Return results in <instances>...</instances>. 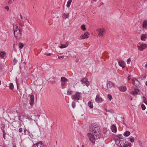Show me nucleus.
Listing matches in <instances>:
<instances>
[{"mask_svg":"<svg viewBox=\"0 0 147 147\" xmlns=\"http://www.w3.org/2000/svg\"><path fill=\"white\" fill-rule=\"evenodd\" d=\"M89 129L90 132L87 134V136L89 140L92 144H94L96 140L100 138L101 131L99 127L94 124L89 126Z\"/></svg>","mask_w":147,"mask_h":147,"instance_id":"f257e3e1","label":"nucleus"},{"mask_svg":"<svg viewBox=\"0 0 147 147\" xmlns=\"http://www.w3.org/2000/svg\"><path fill=\"white\" fill-rule=\"evenodd\" d=\"M13 29L14 36L18 40L20 39L22 36V31L20 30L18 24L13 25Z\"/></svg>","mask_w":147,"mask_h":147,"instance_id":"f03ea898","label":"nucleus"},{"mask_svg":"<svg viewBox=\"0 0 147 147\" xmlns=\"http://www.w3.org/2000/svg\"><path fill=\"white\" fill-rule=\"evenodd\" d=\"M120 144L119 146L123 147H127L129 144H127L128 143H126V142L124 138H121L120 139Z\"/></svg>","mask_w":147,"mask_h":147,"instance_id":"7ed1b4c3","label":"nucleus"},{"mask_svg":"<svg viewBox=\"0 0 147 147\" xmlns=\"http://www.w3.org/2000/svg\"><path fill=\"white\" fill-rule=\"evenodd\" d=\"M80 92H77L74 95L71 96L72 99L78 100H80Z\"/></svg>","mask_w":147,"mask_h":147,"instance_id":"20e7f679","label":"nucleus"},{"mask_svg":"<svg viewBox=\"0 0 147 147\" xmlns=\"http://www.w3.org/2000/svg\"><path fill=\"white\" fill-rule=\"evenodd\" d=\"M147 47V45L146 44H142L140 46H138V49L142 51L144 49H146Z\"/></svg>","mask_w":147,"mask_h":147,"instance_id":"39448f33","label":"nucleus"},{"mask_svg":"<svg viewBox=\"0 0 147 147\" xmlns=\"http://www.w3.org/2000/svg\"><path fill=\"white\" fill-rule=\"evenodd\" d=\"M33 147H45V146L42 143V142L40 141L36 144L34 145Z\"/></svg>","mask_w":147,"mask_h":147,"instance_id":"423d86ee","label":"nucleus"},{"mask_svg":"<svg viewBox=\"0 0 147 147\" xmlns=\"http://www.w3.org/2000/svg\"><path fill=\"white\" fill-rule=\"evenodd\" d=\"M96 30L98 32V35L99 36H103V33L104 32V29H97Z\"/></svg>","mask_w":147,"mask_h":147,"instance_id":"0eeeda50","label":"nucleus"},{"mask_svg":"<svg viewBox=\"0 0 147 147\" xmlns=\"http://www.w3.org/2000/svg\"><path fill=\"white\" fill-rule=\"evenodd\" d=\"M90 35L89 33L88 32H85L83 35H81L80 37L82 39H84L86 38H88V36Z\"/></svg>","mask_w":147,"mask_h":147,"instance_id":"6e6552de","label":"nucleus"},{"mask_svg":"<svg viewBox=\"0 0 147 147\" xmlns=\"http://www.w3.org/2000/svg\"><path fill=\"white\" fill-rule=\"evenodd\" d=\"M19 120L21 121L27 119V116L24 115H20L18 117Z\"/></svg>","mask_w":147,"mask_h":147,"instance_id":"1a4fd4ad","label":"nucleus"},{"mask_svg":"<svg viewBox=\"0 0 147 147\" xmlns=\"http://www.w3.org/2000/svg\"><path fill=\"white\" fill-rule=\"evenodd\" d=\"M34 116L36 117H37L38 119H39V116L38 115H27V118L26 119H28L30 120H35V119H34L33 118H32V116Z\"/></svg>","mask_w":147,"mask_h":147,"instance_id":"9d476101","label":"nucleus"},{"mask_svg":"<svg viewBox=\"0 0 147 147\" xmlns=\"http://www.w3.org/2000/svg\"><path fill=\"white\" fill-rule=\"evenodd\" d=\"M133 84L136 87H138L139 85V82L136 79H135L132 80Z\"/></svg>","mask_w":147,"mask_h":147,"instance_id":"9b49d317","label":"nucleus"},{"mask_svg":"<svg viewBox=\"0 0 147 147\" xmlns=\"http://www.w3.org/2000/svg\"><path fill=\"white\" fill-rule=\"evenodd\" d=\"M61 84L62 85L64 86L65 84V82L67 81V79L64 77L61 78Z\"/></svg>","mask_w":147,"mask_h":147,"instance_id":"f8f14e48","label":"nucleus"},{"mask_svg":"<svg viewBox=\"0 0 147 147\" xmlns=\"http://www.w3.org/2000/svg\"><path fill=\"white\" fill-rule=\"evenodd\" d=\"M140 90L139 89L137 88H135V90L134 91L131 92L130 93L132 95H135L139 94V93H138V92Z\"/></svg>","mask_w":147,"mask_h":147,"instance_id":"ddd939ff","label":"nucleus"},{"mask_svg":"<svg viewBox=\"0 0 147 147\" xmlns=\"http://www.w3.org/2000/svg\"><path fill=\"white\" fill-rule=\"evenodd\" d=\"M119 90L121 92H125L127 90V88L126 86H121L118 87Z\"/></svg>","mask_w":147,"mask_h":147,"instance_id":"4468645a","label":"nucleus"},{"mask_svg":"<svg viewBox=\"0 0 147 147\" xmlns=\"http://www.w3.org/2000/svg\"><path fill=\"white\" fill-rule=\"evenodd\" d=\"M30 99L31 102L30 103V105L32 106L34 102V96L32 94L30 96Z\"/></svg>","mask_w":147,"mask_h":147,"instance_id":"2eb2a0df","label":"nucleus"},{"mask_svg":"<svg viewBox=\"0 0 147 147\" xmlns=\"http://www.w3.org/2000/svg\"><path fill=\"white\" fill-rule=\"evenodd\" d=\"M96 101L98 102H101L102 101V99L98 96V95H96L95 98Z\"/></svg>","mask_w":147,"mask_h":147,"instance_id":"dca6fc26","label":"nucleus"},{"mask_svg":"<svg viewBox=\"0 0 147 147\" xmlns=\"http://www.w3.org/2000/svg\"><path fill=\"white\" fill-rule=\"evenodd\" d=\"M69 43L68 42H66L65 44L64 45H62L59 46V47L60 48H64L67 47L68 45H69Z\"/></svg>","mask_w":147,"mask_h":147,"instance_id":"f3484780","label":"nucleus"},{"mask_svg":"<svg viewBox=\"0 0 147 147\" xmlns=\"http://www.w3.org/2000/svg\"><path fill=\"white\" fill-rule=\"evenodd\" d=\"M113 84L111 81H108L107 84V88H111L113 86Z\"/></svg>","mask_w":147,"mask_h":147,"instance_id":"a211bd4d","label":"nucleus"},{"mask_svg":"<svg viewBox=\"0 0 147 147\" xmlns=\"http://www.w3.org/2000/svg\"><path fill=\"white\" fill-rule=\"evenodd\" d=\"M147 34H143L141 36V40L145 41V38H146Z\"/></svg>","mask_w":147,"mask_h":147,"instance_id":"6ab92c4d","label":"nucleus"},{"mask_svg":"<svg viewBox=\"0 0 147 147\" xmlns=\"http://www.w3.org/2000/svg\"><path fill=\"white\" fill-rule=\"evenodd\" d=\"M19 128L18 130V131L19 132H22L23 131V130L24 129V125H20L19 126Z\"/></svg>","mask_w":147,"mask_h":147,"instance_id":"aec40b11","label":"nucleus"},{"mask_svg":"<svg viewBox=\"0 0 147 147\" xmlns=\"http://www.w3.org/2000/svg\"><path fill=\"white\" fill-rule=\"evenodd\" d=\"M118 63L119 66L122 68L125 67V63L123 61H120Z\"/></svg>","mask_w":147,"mask_h":147,"instance_id":"412c9836","label":"nucleus"},{"mask_svg":"<svg viewBox=\"0 0 147 147\" xmlns=\"http://www.w3.org/2000/svg\"><path fill=\"white\" fill-rule=\"evenodd\" d=\"M142 26L144 28L147 29V20L144 21L142 24Z\"/></svg>","mask_w":147,"mask_h":147,"instance_id":"4be33fe9","label":"nucleus"},{"mask_svg":"<svg viewBox=\"0 0 147 147\" xmlns=\"http://www.w3.org/2000/svg\"><path fill=\"white\" fill-rule=\"evenodd\" d=\"M111 130L112 132H115L117 131V128L115 125H113L111 126Z\"/></svg>","mask_w":147,"mask_h":147,"instance_id":"5701e85b","label":"nucleus"},{"mask_svg":"<svg viewBox=\"0 0 147 147\" xmlns=\"http://www.w3.org/2000/svg\"><path fill=\"white\" fill-rule=\"evenodd\" d=\"M72 0H69L67 1L66 5V6L67 7H70L71 2H72Z\"/></svg>","mask_w":147,"mask_h":147,"instance_id":"b1692460","label":"nucleus"},{"mask_svg":"<svg viewBox=\"0 0 147 147\" xmlns=\"http://www.w3.org/2000/svg\"><path fill=\"white\" fill-rule=\"evenodd\" d=\"M88 105L90 108L92 109L93 108V104L91 101H90L88 102Z\"/></svg>","mask_w":147,"mask_h":147,"instance_id":"393cba45","label":"nucleus"},{"mask_svg":"<svg viewBox=\"0 0 147 147\" xmlns=\"http://www.w3.org/2000/svg\"><path fill=\"white\" fill-rule=\"evenodd\" d=\"M72 91H71L70 88H69L67 90V94L68 95H71L72 94Z\"/></svg>","mask_w":147,"mask_h":147,"instance_id":"a878e982","label":"nucleus"},{"mask_svg":"<svg viewBox=\"0 0 147 147\" xmlns=\"http://www.w3.org/2000/svg\"><path fill=\"white\" fill-rule=\"evenodd\" d=\"M130 133L128 131H126L124 133V136H128L130 135Z\"/></svg>","mask_w":147,"mask_h":147,"instance_id":"bb28decb","label":"nucleus"},{"mask_svg":"<svg viewBox=\"0 0 147 147\" xmlns=\"http://www.w3.org/2000/svg\"><path fill=\"white\" fill-rule=\"evenodd\" d=\"M120 139H118L115 140V143L117 144L118 146H120Z\"/></svg>","mask_w":147,"mask_h":147,"instance_id":"cd10ccee","label":"nucleus"},{"mask_svg":"<svg viewBox=\"0 0 147 147\" xmlns=\"http://www.w3.org/2000/svg\"><path fill=\"white\" fill-rule=\"evenodd\" d=\"M5 54L6 53L4 51H2L0 53V56L2 57H3Z\"/></svg>","mask_w":147,"mask_h":147,"instance_id":"c85d7f7f","label":"nucleus"},{"mask_svg":"<svg viewBox=\"0 0 147 147\" xmlns=\"http://www.w3.org/2000/svg\"><path fill=\"white\" fill-rule=\"evenodd\" d=\"M87 79L86 78H84L81 81L82 83V84L85 83L87 81Z\"/></svg>","mask_w":147,"mask_h":147,"instance_id":"c756f323","label":"nucleus"},{"mask_svg":"<svg viewBox=\"0 0 147 147\" xmlns=\"http://www.w3.org/2000/svg\"><path fill=\"white\" fill-rule=\"evenodd\" d=\"M9 88L11 90L13 89L14 88V86L12 83H10L9 84Z\"/></svg>","mask_w":147,"mask_h":147,"instance_id":"7c9ffc66","label":"nucleus"},{"mask_svg":"<svg viewBox=\"0 0 147 147\" xmlns=\"http://www.w3.org/2000/svg\"><path fill=\"white\" fill-rule=\"evenodd\" d=\"M69 14L68 13L67 14H66L65 13H64L63 15V18H68L69 16Z\"/></svg>","mask_w":147,"mask_h":147,"instance_id":"2f4dec72","label":"nucleus"},{"mask_svg":"<svg viewBox=\"0 0 147 147\" xmlns=\"http://www.w3.org/2000/svg\"><path fill=\"white\" fill-rule=\"evenodd\" d=\"M81 28L83 30L85 31L86 30L85 25L84 24H83L81 26Z\"/></svg>","mask_w":147,"mask_h":147,"instance_id":"473e14b6","label":"nucleus"},{"mask_svg":"<svg viewBox=\"0 0 147 147\" xmlns=\"http://www.w3.org/2000/svg\"><path fill=\"white\" fill-rule=\"evenodd\" d=\"M24 47L23 44L21 43L20 42L19 43V47L20 49H22Z\"/></svg>","mask_w":147,"mask_h":147,"instance_id":"72a5a7b5","label":"nucleus"},{"mask_svg":"<svg viewBox=\"0 0 147 147\" xmlns=\"http://www.w3.org/2000/svg\"><path fill=\"white\" fill-rule=\"evenodd\" d=\"M107 98H108L110 100H111L112 98L111 95L110 94H108L107 95Z\"/></svg>","mask_w":147,"mask_h":147,"instance_id":"f704fd0d","label":"nucleus"},{"mask_svg":"<svg viewBox=\"0 0 147 147\" xmlns=\"http://www.w3.org/2000/svg\"><path fill=\"white\" fill-rule=\"evenodd\" d=\"M141 107H142V109L143 110H145V109H146V107H145V106L143 104H142L141 105Z\"/></svg>","mask_w":147,"mask_h":147,"instance_id":"c9c22d12","label":"nucleus"},{"mask_svg":"<svg viewBox=\"0 0 147 147\" xmlns=\"http://www.w3.org/2000/svg\"><path fill=\"white\" fill-rule=\"evenodd\" d=\"M18 60H17L15 58H14V59H13V65H15L16 63L17 62Z\"/></svg>","mask_w":147,"mask_h":147,"instance_id":"e433bc0d","label":"nucleus"},{"mask_svg":"<svg viewBox=\"0 0 147 147\" xmlns=\"http://www.w3.org/2000/svg\"><path fill=\"white\" fill-rule=\"evenodd\" d=\"M72 106L73 108H74L76 107V104L75 102H73L72 103Z\"/></svg>","mask_w":147,"mask_h":147,"instance_id":"4c0bfd02","label":"nucleus"},{"mask_svg":"<svg viewBox=\"0 0 147 147\" xmlns=\"http://www.w3.org/2000/svg\"><path fill=\"white\" fill-rule=\"evenodd\" d=\"M3 138L4 139H5V135H6V133L5 132V131L4 130L3 131Z\"/></svg>","mask_w":147,"mask_h":147,"instance_id":"58836bf2","label":"nucleus"},{"mask_svg":"<svg viewBox=\"0 0 147 147\" xmlns=\"http://www.w3.org/2000/svg\"><path fill=\"white\" fill-rule=\"evenodd\" d=\"M130 142H131V143H132L133 142H134V138H133V137H131L130 138Z\"/></svg>","mask_w":147,"mask_h":147,"instance_id":"ea45409f","label":"nucleus"},{"mask_svg":"<svg viewBox=\"0 0 147 147\" xmlns=\"http://www.w3.org/2000/svg\"><path fill=\"white\" fill-rule=\"evenodd\" d=\"M131 61V59L129 58L128 59L127 61V64H129Z\"/></svg>","mask_w":147,"mask_h":147,"instance_id":"a19ab883","label":"nucleus"},{"mask_svg":"<svg viewBox=\"0 0 147 147\" xmlns=\"http://www.w3.org/2000/svg\"><path fill=\"white\" fill-rule=\"evenodd\" d=\"M138 142L139 143V144L140 147H142V143L140 141H138Z\"/></svg>","mask_w":147,"mask_h":147,"instance_id":"79ce46f5","label":"nucleus"},{"mask_svg":"<svg viewBox=\"0 0 147 147\" xmlns=\"http://www.w3.org/2000/svg\"><path fill=\"white\" fill-rule=\"evenodd\" d=\"M143 101L144 102V103H145V102H146V98L144 96H143Z\"/></svg>","mask_w":147,"mask_h":147,"instance_id":"37998d69","label":"nucleus"},{"mask_svg":"<svg viewBox=\"0 0 147 147\" xmlns=\"http://www.w3.org/2000/svg\"><path fill=\"white\" fill-rule=\"evenodd\" d=\"M85 84L87 86H88L89 85V83L88 81L85 83Z\"/></svg>","mask_w":147,"mask_h":147,"instance_id":"c03bdc74","label":"nucleus"},{"mask_svg":"<svg viewBox=\"0 0 147 147\" xmlns=\"http://www.w3.org/2000/svg\"><path fill=\"white\" fill-rule=\"evenodd\" d=\"M5 9H7V11H8L9 9V7L8 6L5 7Z\"/></svg>","mask_w":147,"mask_h":147,"instance_id":"a18cd8bd","label":"nucleus"},{"mask_svg":"<svg viewBox=\"0 0 147 147\" xmlns=\"http://www.w3.org/2000/svg\"><path fill=\"white\" fill-rule=\"evenodd\" d=\"M64 57V56H58V58L59 59H60V58H63Z\"/></svg>","mask_w":147,"mask_h":147,"instance_id":"49530a36","label":"nucleus"},{"mask_svg":"<svg viewBox=\"0 0 147 147\" xmlns=\"http://www.w3.org/2000/svg\"><path fill=\"white\" fill-rule=\"evenodd\" d=\"M121 136H122L120 134V135H117V137H118L119 138V139H120L121 138Z\"/></svg>","mask_w":147,"mask_h":147,"instance_id":"de8ad7c7","label":"nucleus"},{"mask_svg":"<svg viewBox=\"0 0 147 147\" xmlns=\"http://www.w3.org/2000/svg\"><path fill=\"white\" fill-rule=\"evenodd\" d=\"M130 77H131V76L130 75H129L128 76V80H130L131 79L130 78Z\"/></svg>","mask_w":147,"mask_h":147,"instance_id":"09e8293b","label":"nucleus"},{"mask_svg":"<svg viewBox=\"0 0 147 147\" xmlns=\"http://www.w3.org/2000/svg\"><path fill=\"white\" fill-rule=\"evenodd\" d=\"M20 18L21 19H23V16H22V15L21 14H20Z\"/></svg>","mask_w":147,"mask_h":147,"instance_id":"8fccbe9b","label":"nucleus"},{"mask_svg":"<svg viewBox=\"0 0 147 147\" xmlns=\"http://www.w3.org/2000/svg\"><path fill=\"white\" fill-rule=\"evenodd\" d=\"M12 1H11V0H9L8 2L9 4H11L12 3Z\"/></svg>","mask_w":147,"mask_h":147,"instance_id":"3c124183","label":"nucleus"},{"mask_svg":"<svg viewBox=\"0 0 147 147\" xmlns=\"http://www.w3.org/2000/svg\"><path fill=\"white\" fill-rule=\"evenodd\" d=\"M51 53H47L46 55H47V56H50L51 55Z\"/></svg>","mask_w":147,"mask_h":147,"instance_id":"603ef678","label":"nucleus"},{"mask_svg":"<svg viewBox=\"0 0 147 147\" xmlns=\"http://www.w3.org/2000/svg\"><path fill=\"white\" fill-rule=\"evenodd\" d=\"M79 61V59H76V62H78Z\"/></svg>","mask_w":147,"mask_h":147,"instance_id":"864d4df0","label":"nucleus"},{"mask_svg":"<svg viewBox=\"0 0 147 147\" xmlns=\"http://www.w3.org/2000/svg\"><path fill=\"white\" fill-rule=\"evenodd\" d=\"M145 67H147V63L145 65Z\"/></svg>","mask_w":147,"mask_h":147,"instance_id":"5fc2aeb1","label":"nucleus"},{"mask_svg":"<svg viewBox=\"0 0 147 147\" xmlns=\"http://www.w3.org/2000/svg\"><path fill=\"white\" fill-rule=\"evenodd\" d=\"M23 63L25 64H26V62H24Z\"/></svg>","mask_w":147,"mask_h":147,"instance_id":"6e6d98bb","label":"nucleus"},{"mask_svg":"<svg viewBox=\"0 0 147 147\" xmlns=\"http://www.w3.org/2000/svg\"><path fill=\"white\" fill-rule=\"evenodd\" d=\"M145 84H146V86H147V81L146 82Z\"/></svg>","mask_w":147,"mask_h":147,"instance_id":"4d7b16f0","label":"nucleus"},{"mask_svg":"<svg viewBox=\"0 0 147 147\" xmlns=\"http://www.w3.org/2000/svg\"><path fill=\"white\" fill-rule=\"evenodd\" d=\"M146 105H147V102H145V103H144Z\"/></svg>","mask_w":147,"mask_h":147,"instance_id":"13d9d810","label":"nucleus"},{"mask_svg":"<svg viewBox=\"0 0 147 147\" xmlns=\"http://www.w3.org/2000/svg\"><path fill=\"white\" fill-rule=\"evenodd\" d=\"M82 147H84V146L83 145H82Z\"/></svg>","mask_w":147,"mask_h":147,"instance_id":"bf43d9fd","label":"nucleus"},{"mask_svg":"<svg viewBox=\"0 0 147 147\" xmlns=\"http://www.w3.org/2000/svg\"><path fill=\"white\" fill-rule=\"evenodd\" d=\"M132 98H131L130 100H132Z\"/></svg>","mask_w":147,"mask_h":147,"instance_id":"052dcab7","label":"nucleus"},{"mask_svg":"<svg viewBox=\"0 0 147 147\" xmlns=\"http://www.w3.org/2000/svg\"><path fill=\"white\" fill-rule=\"evenodd\" d=\"M1 81L0 80V85H1Z\"/></svg>","mask_w":147,"mask_h":147,"instance_id":"680f3d73","label":"nucleus"},{"mask_svg":"<svg viewBox=\"0 0 147 147\" xmlns=\"http://www.w3.org/2000/svg\"><path fill=\"white\" fill-rule=\"evenodd\" d=\"M105 110L106 111H107V109H105Z\"/></svg>","mask_w":147,"mask_h":147,"instance_id":"e2e57ef3","label":"nucleus"},{"mask_svg":"<svg viewBox=\"0 0 147 147\" xmlns=\"http://www.w3.org/2000/svg\"><path fill=\"white\" fill-rule=\"evenodd\" d=\"M24 22L26 21V20H24Z\"/></svg>","mask_w":147,"mask_h":147,"instance_id":"0e129e2a","label":"nucleus"},{"mask_svg":"<svg viewBox=\"0 0 147 147\" xmlns=\"http://www.w3.org/2000/svg\"><path fill=\"white\" fill-rule=\"evenodd\" d=\"M24 131H26V130H25V129H24Z\"/></svg>","mask_w":147,"mask_h":147,"instance_id":"69168bd1","label":"nucleus"},{"mask_svg":"<svg viewBox=\"0 0 147 147\" xmlns=\"http://www.w3.org/2000/svg\"><path fill=\"white\" fill-rule=\"evenodd\" d=\"M146 113L147 114V111H146Z\"/></svg>","mask_w":147,"mask_h":147,"instance_id":"338daca9","label":"nucleus"}]
</instances>
